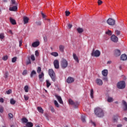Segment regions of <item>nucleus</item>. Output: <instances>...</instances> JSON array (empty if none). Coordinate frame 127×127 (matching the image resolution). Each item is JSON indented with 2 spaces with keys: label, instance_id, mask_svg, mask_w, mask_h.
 I'll return each mask as SVG.
<instances>
[{
  "label": "nucleus",
  "instance_id": "nucleus-1",
  "mask_svg": "<svg viewBox=\"0 0 127 127\" xmlns=\"http://www.w3.org/2000/svg\"><path fill=\"white\" fill-rule=\"evenodd\" d=\"M94 114L98 118L104 117V110L102 108L97 107L94 109Z\"/></svg>",
  "mask_w": 127,
  "mask_h": 127
},
{
  "label": "nucleus",
  "instance_id": "nucleus-2",
  "mask_svg": "<svg viewBox=\"0 0 127 127\" xmlns=\"http://www.w3.org/2000/svg\"><path fill=\"white\" fill-rule=\"evenodd\" d=\"M49 74L50 75L52 81L55 82L56 81V75H55V72L52 69H49Z\"/></svg>",
  "mask_w": 127,
  "mask_h": 127
},
{
  "label": "nucleus",
  "instance_id": "nucleus-3",
  "mask_svg": "<svg viewBox=\"0 0 127 127\" xmlns=\"http://www.w3.org/2000/svg\"><path fill=\"white\" fill-rule=\"evenodd\" d=\"M117 88L118 89H123L126 88V82L125 81H121L117 83Z\"/></svg>",
  "mask_w": 127,
  "mask_h": 127
},
{
  "label": "nucleus",
  "instance_id": "nucleus-4",
  "mask_svg": "<svg viewBox=\"0 0 127 127\" xmlns=\"http://www.w3.org/2000/svg\"><path fill=\"white\" fill-rule=\"evenodd\" d=\"M61 65L62 68L63 69L67 68V67H68V61H67L65 59H62Z\"/></svg>",
  "mask_w": 127,
  "mask_h": 127
},
{
  "label": "nucleus",
  "instance_id": "nucleus-5",
  "mask_svg": "<svg viewBox=\"0 0 127 127\" xmlns=\"http://www.w3.org/2000/svg\"><path fill=\"white\" fill-rule=\"evenodd\" d=\"M101 55V52L99 50H96L93 49L92 50V53H91V56L94 57H99Z\"/></svg>",
  "mask_w": 127,
  "mask_h": 127
},
{
  "label": "nucleus",
  "instance_id": "nucleus-6",
  "mask_svg": "<svg viewBox=\"0 0 127 127\" xmlns=\"http://www.w3.org/2000/svg\"><path fill=\"white\" fill-rule=\"evenodd\" d=\"M68 103L69 105H72V106H74L75 109H76V108H78V106H79V103L78 102H74V101H73V100H72V99H69L68 100Z\"/></svg>",
  "mask_w": 127,
  "mask_h": 127
},
{
  "label": "nucleus",
  "instance_id": "nucleus-7",
  "mask_svg": "<svg viewBox=\"0 0 127 127\" xmlns=\"http://www.w3.org/2000/svg\"><path fill=\"white\" fill-rule=\"evenodd\" d=\"M107 22L108 23V24H109V25H115V23H116V20H115L114 19L112 18H109L107 20Z\"/></svg>",
  "mask_w": 127,
  "mask_h": 127
},
{
  "label": "nucleus",
  "instance_id": "nucleus-8",
  "mask_svg": "<svg viewBox=\"0 0 127 127\" xmlns=\"http://www.w3.org/2000/svg\"><path fill=\"white\" fill-rule=\"evenodd\" d=\"M111 39L112 41H113V42L117 43V42H118V41H119V38H118L115 35H113L111 37Z\"/></svg>",
  "mask_w": 127,
  "mask_h": 127
},
{
  "label": "nucleus",
  "instance_id": "nucleus-9",
  "mask_svg": "<svg viewBox=\"0 0 127 127\" xmlns=\"http://www.w3.org/2000/svg\"><path fill=\"white\" fill-rule=\"evenodd\" d=\"M54 65L56 69H59V61L58 60H55L54 61Z\"/></svg>",
  "mask_w": 127,
  "mask_h": 127
},
{
  "label": "nucleus",
  "instance_id": "nucleus-10",
  "mask_svg": "<svg viewBox=\"0 0 127 127\" xmlns=\"http://www.w3.org/2000/svg\"><path fill=\"white\" fill-rule=\"evenodd\" d=\"M40 44V42H39V41H38L33 42L32 44V47L36 48V47L39 46Z\"/></svg>",
  "mask_w": 127,
  "mask_h": 127
},
{
  "label": "nucleus",
  "instance_id": "nucleus-11",
  "mask_svg": "<svg viewBox=\"0 0 127 127\" xmlns=\"http://www.w3.org/2000/svg\"><path fill=\"white\" fill-rule=\"evenodd\" d=\"M75 80L73 78L71 77H69L66 80V82L68 84H71V83H73Z\"/></svg>",
  "mask_w": 127,
  "mask_h": 127
},
{
  "label": "nucleus",
  "instance_id": "nucleus-12",
  "mask_svg": "<svg viewBox=\"0 0 127 127\" xmlns=\"http://www.w3.org/2000/svg\"><path fill=\"white\" fill-rule=\"evenodd\" d=\"M96 83L98 86H102L103 85V80L101 79L97 78L96 80Z\"/></svg>",
  "mask_w": 127,
  "mask_h": 127
},
{
  "label": "nucleus",
  "instance_id": "nucleus-13",
  "mask_svg": "<svg viewBox=\"0 0 127 127\" xmlns=\"http://www.w3.org/2000/svg\"><path fill=\"white\" fill-rule=\"evenodd\" d=\"M108 73V69H104L102 71V74L104 77H107Z\"/></svg>",
  "mask_w": 127,
  "mask_h": 127
},
{
  "label": "nucleus",
  "instance_id": "nucleus-14",
  "mask_svg": "<svg viewBox=\"0 0 127 127\" xmlns=\"http://www.w3.org/2000/svg\"><path fill=\"white\" fill-rule=\"evenodd\" d=\"M55 97L57 99L58 101H59L60 104H63V101L62 100V98H61V96L55 95Z\"/></svg>",
  "mask_w": 127,
  "mask_h": 127
},
{
  "label": "nucleus",
  "instance_id": "nucleus-15",
  "mask_svg": "<svg viewBox=\"0 0 127 127\" xmlns=\"http://www.w3.org/2000/svg\"><path fill=\"white\" fill-rule=\"evenodd\" d=\"M44 78V73L43 72L39 74V79L40 82H43V78ZM43 78V79H42Z\"/></svg>",
  "mask_w": 127,
  "mask_h": 127
},
{
  "label": "nucleus",
  "instance_id": "nucleus-16",
  "mask_svg": "<svg viewBox=\"0 0 127 127\" xmlns=\"http://www.w3.org/2000/svg\"><path fill=\"white\" fill-rule=\"evenodd\" d=\"M9 21L12 25H15V24H16V21H15L14 19H12L11 17L9 18Z\"/></svg>",
  "mask_w": 127,
  "mask_h": 127
},
{
  "label": "nucleus",
  "instance_id": "nucleus-17",
  "mask_svg": "<svg viewBox=\"0 0 127 127\" xmlns=\"http://www.w3.org/2000/svg\"><path fill=\"white\" fill-rule=\"evenodd\" d=\"M9 10L10 11H16V10H17V6H14L13 7H10L9 8Z\"/></svg>",
  "mask_w": 127,
  "mask_h": 127
},
{
  "label": "nucleus",
  "instance_id": "nucleus-18",
  "mask_svg": "<svg viewBox=\"0 0 127 127\" xmlns=\"http://www.w3.org/2000/svg\"><path fill=\"white\" fill-rule=\"evenodd\" d=\"M115 55L118 57L121 55V51L120 50H116L115 51Z\"/></svg>",
  "mask_w": 127,
  "mask_h": 127
},
{
  "label": "nucleus",
  "instance_id": "nucleus-19",
  "mask_svg": "<svg viewBox=\"0 0 127 127\" xmlns=\"http://www.w3.org/2000/svg\"><path fill=\"white\" fill-rule=\"evenodd\" d=\"M127 60V56L126 54H123L121 56V60H122L123 61H125V60Z\"/></svg>",
  "mask_w": 127,
  "mask_h": 127
},
{
  "label": "nucleus",
  "instance_id": "nucleus-20",
  "mask_svg": "<svg viewBox=\"0 0 127 127\" xmlns=\"http://www.w3.org/2000/svg\"><path fill=\"white\" fill-rule=\"evenodd\" d=\"M29 20V18L26 16H24L23 17V21H24V24H26L28 23V21Z\"/></svg>",
  "mask_w": 127,
  "mask_h": 127
},
{
  "label": "nucleus",
  "instance_id": "nucleus-21",
  "mask_svg": "<svg viewBox=\"0 0 127 127\" xmlns=\"http://www.w3.org/2000/svg\"><path fill=\"white\" fill-rule=\"evenodd\" d=\"M122 103H123V104L124 106V111H127V102H126V101H125V100H123Z\"/></svg>",
  "mask_w": 127,
  "mask_h": 127
},
{
  "label": "nucleus",
  "instance_id": "nucleus-22",
  "mask_svg": "<svg viewBox=\"0 0 127 127\" xmlns=\"http://www.w3.org/2000/svg\"><path fill=\"white\" fill-rule=\"evenodd\" d=\"M73 57L75 61L77 63H79V58L75 54H73Z\"/></svg>",
  "mask_w": 127,
  "mask_h": 127
},
{
  "label": "nucleus",
  "instance_id": "nucleus-23",
  "mask_svg": "<svg viewBox=\"0 0 127 127\" xmlns=\"http://www.w3.org/2000/svg\"><path fill=\"white\" fill-rule=\"evenodd\" d=\"M37 110L39 113H41V114H43L44 113V110L42 108V107H38Z\"/></svg>",
  "mask_w": 127,
  "mask_h": 127
},
{
  "label": "nucleus",
  "instance_id": "nucleus-24",
  "mask_svg": "<svg viewBox=\"0 0 127 127\" xmlns=\"http://www.w3.org/2000/svg\"><path fill=\"white\" fill-rule=\"evenodd\" d=\"M119 118L120 117L118 115H116L113 117V121L114 123H118V121L119 120Z\"/></svg>",
  "mask_w": 127,
  "mask_h": 127
},
{
  "label": "nucleus",
  "instance_id": "nucleus-25",
  "mask_svg": "<svg viewBox=\"0 0 127 127\" xmlns=\"http://www.w3.org/2000/svg\"><path fill=\"white\" fill-rule=\"evenodd\" d=\"M36 74H37V73L35 71V70H33L30 73L31 78H33L34 76H35V75H36Z\"/></svg>",
  "mask_w": 127,
  "mask_h": 127
},
{
  "label": "nucleus",
  "instance_id": "nucleus-26",
  "mask_svg": "<svg viewBox=\"0 0 127 127\" xmlns=\"http://www.w3.org/2000/svg\"><path fill=\"white\" fill-rule=\"evenodd\" d=\"M64 48H65V46L64 45H61L59 46V49L61 52H64Z\"/></svg>",
  "mask_w": 127,
  "mask_h": 127
},
{
  "label": "nucleus",
  "instance_id": "nucleus-27",
  "mask_svg": "<svg viewBox=\"0 0 127 127\" xmlns=\"http://www.w3.org/2000/svg\"><path fill=\"white\" fill-rule=\"evenodd\" d=\"M22 122L23 124H27V123H28V120H27V119L26 118H23L22 119Z\"/></svg>",
  "mask_w": 127,
  "mask_h": 127
},
{
  "label": "nucleus",
  "instance_id": "nucleus-28",
  "mask_svg": "<svg viewBox=\"0 0 127 127\" xmlns=\"http://www.w3.org/2000/svg\"><path fill=\"white\" fill-rule=\"evenodd\" d=\"M26 126L27 127H33V124L31 122H27L26 124Z\"/></svg>",
  "mask_w": 127,
  "mask_h": 127
},
{
  "label": "nucleus",
  "instance_id": "nucleus-29",
  "mask_svg": "<svg viewBox=\"0 0 127 127\" xmlns=\"http://www.w3.org/2000/svg\"><path fill=\"white\" fill-rule=\"evenodd\" d=\"M90 97L91 99H94V89H91L90 90Z\"/></svg>",
  "mask_w": 127,
  "mask_h": 127
},
{
  "label": "nucleus",
  "instance_id": "nucleus-30",
  "mask_svg": "<svg viewBox=\"0 0 127 127\" xmlns=\"http://www.w3.org/2000/svg\"><path fill=\"white\" fill-rule=\"evenodd\" d=\"M77 31L78 32V33H82L83 31H84V29L82 28H78L77 29Z\"/></svg>",
  "mask_w": 127,
  "mask_h": 127
},
{
  "label": "nucleus",
  "instance_id": "nucleus-31",
  "mask_svg": "<svg viewBox=\"0 0 127 127\" xmlns=\"http://www.w3.org/2000/svg\"><path fill=\"white\" fill-rule=\"evenodd\" d=\"M106 34H107V35H109V36H111V35H112V31L110 30H108L107 31H106L105 32Z\"/></svg>",
  "mask_w": 127,
  "mask_h": 127
},
{
  "label": "nucleus",
  "instance_id": "nucleus-32",
  "mask_svg": "<svg viewBox=\"0 0 127 127\" xmlns=\"http://www.w3.org/2000/svg\"><path fill=\"white\" fill-rule=\"evenodd\" d=\"M81 119L82 123H86V117L85 116L81 115Z\"/></svg>",
  "mask_w": 127,
  "mask_h": 127
},
{
  "label": "nucleus",
  "instance_id": "nucleus-33",
  "mask_svg": "<svg viewBox=\"0 0 127 127\" xmlns=\"http://www.w3.org/2000/svg\"><path fill=\"white\" fill-rule=\"evenodd\" d=\"M107 101L108 103H112V102H114V99L112 97H108Z\"/></svg>",
  "mask_w": 127,
  "mask_h": 127
},
{
  "label": "nucleus",
  "instance_id": "nucleus-34",
  "mask_svg": "<svg viewBox=\"0 0 127 127\" xmlns=\"http://www.w3.org/2000/svg\"><path fill=\"white\" fill-rule=\"evenodd\" d=\"M46 84H47V88H49V87H50V86H51V83H50V82L48 80H46Z\"/></svg>",
  "mask_w": 127,
  "mask_h": 127
},
{
  "label": "nucleus",
  "instance_id": "nucleus-35",
  "mask_svg": "<svg viewBox=\"0 0 127 127\" xmlns=\"http://www.w3.org/2000/svg\"><path fill=\"white\" fill-rule=\"evenodd\" d=\"M51 54L52 56H54V57H57L58 56V53L57 52H53Z\"/></svg>",
  "mask_w": 127,
  "mask_h": 127
},
{
  "label": "nucleus",
  "instance_id": "nucleus-36",
  "mask_svg": "<svg viewBox=\"0 0 127 127\" xmlns=\"http://www.w3.org/2000/svg\"><path fill=\"white\" fill-rule=\"evenodd\" d=\"M54 104H55V106L56 108H59V104L58 103V102H57V101L55 100L54 101Z\"/></svg>",
  "mask_w": 127,
  "mask_h": 127
},
{
  "label": "nucleus",
  "instance_id": "nucleus-37",
  "mask_svg": "<svg viewBox=\"0 0 127 127\" xmlns=\"http://www.w3.org/2000/svg\"><path fill=\"white\" fill-rule=\"evenodd\" d=\"M24 90L26 93L28 92V85H26L24 87Z\"/></svg>",
  "mask_w": 127,
  "mask_h": 127
},
{
  "label": "nucleus",
  "instance_id": "nucleus-38",
  "mask_svg": "<svg viewBox=\"0 0 127 127\" xmlns=\"http://www.w3.org/2000/svg\"><path fill=\"white\" fill-rule=\"evenodd\" d=\"M4 38V34L3 33L0 34V39H3Z\"/></svg>",
  "mask_w": 127,
  "mask_h": 127
},
{
  "label": "nucleus",
  "instance_id": "nucleus-39",
  "mask_svg": "<svg viewBox=\"0 0 127 127\" xmlns=\"http://www.w3.org/2000/svg\"><path fill=\"white\" fill-rule=\"evenodd\" d=\"M10 103L11 105H14V104H15V100H13V99H11Z\"/></svg>",
  "mask_w": 127,
  "mask_h": 127
},
{
  "label": "nucleus",
  "instance_id": "nucleus-40",
  "mask_svg": "<svg viewBox=\"0 0 127 127\" xmlns=\"http://www.w3.org/2000/svg\"><path fill=\"white\" fill-rule=\"evenodd\" d=\"M17 59V58L16 57H15L12 59V63H14L15 62H16V60Z\"/></svg>",
  "mask_w": 127,
  "mask_h": 127
},
{
  "label": "nucleus",
  "instance_id": "nucleus-41",
  "mask_svg": "<svg viewBox=\"0 0 127 127\" xmlns=\"http://www.w3.org/2000/svg\"><path fill=\"white\" fill-rule=\"evenodd\" d=\"M7 59H8V57L6 55L2 58V60H3L4 61H6Z\"/></svg>",
  "mask_w": 127,
  "mask_h": 127
},
{
  "label": "nucleus",
  "instance_id": "nucleus-42",
  "mask_svg": "<svg viewBox=\"0 0 127 127\" xmlns=\"http://www.w3.org/2000/svg\"><path fill=\"white\" fill-rule=\"evenodd\" d=\"M65 13L66 16H69V15H70V14H71V13L69 11H65Z\"/></svg>",
  "mask_w": 127,
  "mask_h": 127
},
{
  "label": "nucleus",
  "instance_id": "nucleus-43",
  "mask_svg": "<svg viewBox=\"0 0 127 127\" xmlns=\"http://www.w3.org/2000/svg\"><path fill=\"white\" fill-rule=\"evenodd\" d=\"M37 72L38 74H40V72H41V67L39 66L37 68Z\"/></svg>",
  "mask_w": 127,
  "mask_h": 127
},
{
  "label": "nucleus",
  "instance_id": "nucleus-44",
  "mask_svg": "<svg viewBox=\"0 0 127 127\" xmlns=\"http://www.w3.org/2000/svg\"><path fill=\"white\" fill-rule=\"evenodd\" d=\"M31 59L32 61H35V57H34V55H31Z\"/></svg>",
  "mask_w": 127,
  "mask_h": 127
},
{
  "label": "nucleus",
  "instance_id": "nucleus-45",
  "mask_svg": "<svg viewBox=\"0 0 127 127\" xmlns=\"http://www.w3.org/2000/svg\"><path fill=\"white\" fill-rule=\"evenodd\" d=\"M24 100L25 101H28V100L29 99V97H28V96L27 95H24Z\"/></svg>",
  "mask_w": 127,
  "mask_h": 127
},
{
  "label": "nucleus",
  "instance_id": "nucleus-46",
  "mask_svg": "<svg viewBox=\"0 0 127 127\" xmlns=\"http://www.w3.org/2000/svg\"><path fill=\"white\" fill-rule=\"evenodd\" d=\"M102 80H103V81H105V82H108V77L107 76H104L102 78Z\"/></svg>",
  "mask_w": 127,
  "mask_h": 127
},
{
  "label": "nucleus",
  "instance_id": "nucleus-47",
  "mask_svg": "<svg viewBox=\"0 0 127 127\" xmlns=\"http://www.w3.org/2000/svg\"><path fill=\"white\" fill-rule=\"evenodd\" d=\"M50 110H51L52 113H54L55 112V109H54V108H53V107H52V106L50 107Z\"/></svg>",
  "mask_w": 127,
  "mask_h": 127
},
{
  "label": "nucleus",
  "instance_id": "nucleus-48",
  "mask_svg": "<svg viewBox=\"0 0 127 127\" xmlns=\"http://www.w3.org/2000/svg\"><path fill=\"white\" fill-rule=\"evenodd\" d=\"M115 34H117V35H120V34H121V31L117 30L115 31Z\"/></svg>",
  "mask_w": 127,
  "mask_h": 127
},
{
  "label": "nucleus",
  "instance_id": "nucleus-49",
  "mask_svg": "<svg viewBox=\"0 0 127 127\" xmlns=\"http://www.w3.org/2000/svg\"><path fill=\"white\" fill-rule=\"evenodd\" d=\"M8 117H9V119H12V118H13V115L11 113H9Z\"/></svg>",
  "mask_w": 127,
  "mask_h": 127
},
{
  "label": "nucleus",
  "instance_id": "nucleus-50",
  "mask_svg": "<svg viewBox=\"0 0 127 127\" xmlns=\"http://www.w3.org/2000/svg\"><path fill=\"white\" fill-rule=\"evenodd\" d=\"M26 64H27V65L31 64V62L30 61V59L29 58H28V61H27Z\"/></svg>",
  "mask_w": 127,
  "mask_h": 127
},
{
  "label": "nucleus",
  "instance_id": "nucleus-51",
  "mask_svg": "<svg viewBox=\"0 0 127 127\" xmlns=\"http://www.w3.org/2000/svg\"><path fill=\"white\" fill-rule=\"evenodd\" d=\"M102 3H103V1H102L101 0H98V5H101V4H102Z\"/></svg>",
  "mask_w": 127,
  "mask_h": 127
},
{
  "label": "nucleus",
  "instance_id": "nucleus-52",
  "mask_svg": "<svg viewBox=\"0 0 127 127\" xmlns=\"http://www.w3.org/2000/svg\"><path fill=\"white\" fill-rule=\"evenodd\" d=\"M26 74H27V70H24L22 72V75H26Z\"/></svg>",
  "mask_w": 127,
  "mask_h": 127
},
{
  "label": "nucleus",
  "instance_id": "nucleus-53",
  "mask_svg": "<svg viewBox=\"0 0 127 127\" xmlns=\"http://www.w3.org/2000/svg\"><path fill=\"white\" fill-rule=\"evenodd\" d=\"M35 55L36 57H38V56H39V52H38V51H35Z\"/></svg>",
  "mask_w": 127,
  "mask_h": 127
},
{
  "label": "nucleus",
  "instance_id": "nucleus-54",
  "mask_svg": "<svg viewBox=\"0 0 127 127\" xmlns=\"http://www.w3.org/2000/svg\"><path fill=\"white\" fill-rule=\"evenodd\" d=\"M11 89H9L8 90H7L6 91V94H7V95H9V94H11Z\"/></svg>",
  "mask_w": 127,
  "mask_h": 127
},
{
  "label": "nucleus",
  "instance_id": "nucleus-55",
  "mask_svg": "<svg viewBox=\"0 0 127 127\" xmlns=\"http://www.w3.org/2000/svg\"><path fill=\"white\" fill-rule=\"evenodd\" d=\"M7 77H8V72H6L4 75V78L7 79Z\"/></svg>",
  "mask_w": 127,
  "mask_h": 127
},
{
  "label": "nucleus",
  "instance_id": "nucleus-56",
  "mask_svg": "<svg viewBox=\"0 0 127 127\" xmlns=\"http://www.w3.org/2000/svg\"><path fill=\"white\" fill-rule=\"evenodd\" d=\"M19 47H21V46L22 45V40H20L19 41Z\"/></svg>",
  "mask_w": 127,
  "mask_h": 127
},
{
  "label": "nucleus",
  "instance_id": "nucleus-57",
  "mask_svg": "<svg viewBox=\"0 0 127 127\" xmlns=\"http://www.w3.org/2000/svg\"><path fill=\"white\" fill-rule=\"evenodd\" d=\"M36 25H41V22L38 21L36 22Z\"/></svg>",
  "mask_w": 127,
  "mask_h": 127
},
{
  "label": "nucleus",
  "instance_id": "nucleus-58",
  "mask_svg": "<svg viewBox=\"0 0 127 127\" xmlns=\"http://www.w3.org/2000/svg\"><path fill=\"white\" fill-rule=\"evenodd\" d=\"M0 113H3V108L2 107L0 108Z\"/></svg>",
  "mask_w": 127,
  "mask_h": 127
},
{
  "label": "nucleus",
  "instance_id": "nucleus-59",
  "mask_svg": "<svg viewBox=\"0 0 127 127\" xmlns=\"http://www.w3.org/2000/svg\"><path fill=\"white\" fill-rule=\"evenodd\" d=\"M12 4H15V0H11Z\"/></svg>",
  "mask_w": 127,
  "mask_h": 127
},
{
  "label": "nucleus",
  "instance_id": "nucleus-60",
  "mask_svg": "<svg viewBox=\"0 0 127 127\" xmlns=\"http://www.w3.org/2000/svg\"><path fill=\"white\" fill-rule=\"evenodd\" d=\"M3 102H4L3 98H0V103H3Z\"/></svg>",
  "mask_w": 127,
  "mask_h": 127
},
{
  "label": "nucleus",
  "instance_id": "nucleus-61",
  "mask_svg": "<svg viewBox=\"0 0 127 127\" xmlns=\"http://www.w3.org/2000/svg\"><path fill=\"white\" fill-rule=\"evenodd\" d=\"M7 32L9 33H11V34H13V33H12V31L11 30H8Z\"/></svg>",
  "mask_w": 127,
  "mask_h": 127
},
{
  "label": "nucleus",
  "instance_id": "nucleus-62",
  "mask_svg": "<svg viewBox=\"0 0 127 127\" xmlns=\"http://www.w3.org/2000/svg\"><path fill=\"white\" fill-rule=\"evenodd\" d=\"M41 14H42V16H43V18H45V17H46V15H45V14H44V13H41Z\"/></svg>",
  "mask_w": 127,
  "mask_h": 127
},
{
  "label": "nucleus",
  "instance_id": "nucleus-63",
  "mask_svg": "<svg viewBox=\"0 0 127 127\" xmlns=\"http://www.w3.org/2000/svg\"><path fill=\"white\" fill-rule=\"evenodd\" d=\"M45 116L46 119L47 120H49V118H48V114H46Z\"/></svg>",
  "mask_w": 127,
  "mask_h": 127
},
{
  "label": "nucleus",
  "instance_id": "nucleus-64",
  "mask_svg": "<svg viewBox=\"0 0 127 127\" xmlns=\"http://www.w3.org/2000/svg\"><path fill=\"white\" fill-rule=\"evenodd\" d=\"M117 127H123V125L122 124H118Z\"/></svg>",
  "mask_w": 127,
  "mask_h": 127
}]
</instances>
